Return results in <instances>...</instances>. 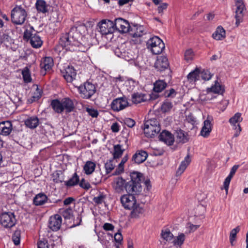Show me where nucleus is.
Wrapping results in <instances>:
<instances>
[{
	"mask_svg": "<svg viewBox=\"0 0 248 248\" xmlns=\"http://www.w3.org/2000/svg\"><path fill=\"white\" fill-rule=\"evenodd\" d=\"M130 180L126 182L122 177H118L113 181V187L118 193L124 190L127 193H137L142 191L141 183L144 180L143 174L140 172L133 171L130 173Z\"/></svg>",
	"mask_w": 248,
	"mask_h": 248,
	"instance_id": "obj_1",
	"label": "nucleus"
},
{
	"mask_svg": "<svg viewBox=\"0 0 248 248\" xmlns=\"http://www.w3.org/2000/svg\"><path fill=\"white\" fill-rule=\"evenodd\" d=\"M141 192L127 193L121 197V202L123 207L126 209L131 211L130 213L131 217L136 218L144 212L143 208L140 206V203L137 202L136 197L134 196L139 195Z\"/></svg>",
	"mask_w": 248,
	"mask_h": 248,
	"instance_id": "obj_2",
	"label": "nucleus"
},
{
	"mask_svg": "<svg viewBox=\"0 0 248 248\" xmlns=\"http://www.w3.org/2000/svg\"><path fill=\"white\" fill-rule=\"evenodd\" d=\"M87 27L84 24H80L77 26H73L68 32L62 34L60 38L62 42L68 43V39H85L84 36L87 33Z\"/></svg>",
	"mask_w": 248,
	"mask_h": 248,
	"instance_id": "obj_3",
	"label": "nucleus"
},
{
	"mask_svg": "<svg viewBox=\"0 0 248 248\" xmlns=\"http://www.w3.org/2000/svg\"><path fill=\"white\" fill-rule=\"evenodd\" d=\"M82 39H75L74 38H70L68 39L69 42L68 43L62 42V38L60 39L59 43L66 50L70 51H78L81 52H85L89 48V45L86 41H84Z\"/></svg>",
	"mask_w": 248,
	"mask_h": 248,
	"instance_id": "obj_4",
	"label": "nucleus"
},
{
	"mask_svg": "<svg viewBox=\"0 0 248 248\" xmlns=\"http://www.w3.org/2000/svg\"><path fill=\"white\" fill-rule=\"evenodd\" d=\"M159 123L156 118H152L144 123V133L146 137L153 138L160 131Z\"/></svg>",
	"mask_w": 248,
	"mask_h": 248,
	"instance_id": "obj_5",
	"label": "nucleus"
},
{
	"mask_svg": "<svg viewBox=\"0 0 248 248\" xmlns=\"http://www.w3.org/2000/svg\"><path fill=\"white\" fill-rule=\"evenodd\" d=\"M11 20L16 25H22L25 22L27 13L21 6H16L11 11Z\"/></svg>",
	"mask_w": 248,
	"mask_h": 248,
	"instance_id": "obj_6",
	"label": "nucleus"
},
{
	"mask_svg": "<svg viewBox=\"0 0 248 248\" xmlns=\"http://www.w3.org/2000/svg\"><path fill=\"white\" fill-rule=\"evenodd\" d=\"M147 48L150 49L153 54L157 55L161 53L165 48V44L158 36L150 38L146 43Z\"/></svg>",
	"mask_w": 248,
	"mask_h": 248,
	"instance_id": "obj_7",
	"label": "nucleus"
},
{
	"mask_svg": "<svg viewBox=\"0 0 248 248\" xmlns=\"http://www.w3.org/2000/svg\"><path fill=\"white\" fill-rule=\"evenodd\" d=\"M33 28L32 27H31L30 30H26L24 32L23 37L24 39L27 40H30V42L32 47L38 48L42 46L43 41L37 33H33Z\"/></svg>",
	"mask_w": 248,
	"mask_h": 248,
	"instance_id": "obj_8",
	"label": "nucleus"
},
{
	"mask_svg": "<svg viewBox=\"0 0 248 248\" xmlns=\"http://www.w3.org/2000/svg\"><path fill=\"white\" fill-rule=\"evenodd\" d=\"M78 89L80 96L84 99L90 98L96 92L95 86L89 82L84 83L83 85L79 86Z\"/></svg>",
	"mask_w": 248,
	"mask_h": 248,
	"instance_id": "obj_9",
	"label": "nucleus"
},
{
	"mask_svg": "<svg viewBox=\"0 0 248 248\" xmlns=\"http://www.w3.org/2000/svg\"><path fill=\"white\" fill-rule=\"evenodd\" d=\"M16 219L14 213L8 212L1 214L0 216V223L5 228H11L16 223Z\"/></svg>",
	"mask_w": 248,
	"mask_h": 248,
	"instance_id": "obj_10",
	"label": "nucleus"
},
{
	"mask_svg": "<svg viewBox=\"0 0 248 248\" xmlns=\"http://www.w3.org/2000/svg\"><path fill=\"white\" fill-rule=\"evenodd\" d=\"M154 67L160 72L166 71L168 75H170L171 73L170 64L168 58L166 56H158L155 63Z\"/></svg>",
	"mask_w": 248,
	"mask_h": 248,
	"instance_id": "obj_11",
	"label": "nucleus"
},
{
	"mask_svg": "<svg viewBox=\"0 0 248 248\" xmlns=\"http://www.w3.org/2000/svg\"><path fill=\"white\" fill-rule=\"evenodd\" d=\"M110 106L113 111L118 112L127 107L129 106V103L127 98L125 96H123L113 100Z\"/></svg>",
	"mask_w": 248,
	"mask_h": 248,
	"instance_id": "obj_12",
	"label": "nucleus"
},
{
	"mask_svg": "<svg viewBox=\"0 0 248 248\" xmlns=\"http://www.w3.org/2000/svg\"><path fill=\"white\" fill-rule=\"evenodd\" d=\"M129 33L133 38H135V40H132L133 41H136V43H140V38L146 33V31L143 26L136 25L130 28Z\"/></svg>",
	"mask_w": 248,
	"mask_h": 248,
	"instance_id": "obj_13",
	"label": "nucleus"
},
{
	"mask_svg": "<svg viewBox=\"0 0 248 248\" xmlns=\"http://www.w3.org/2000/svg\"><path fill=\"white\" fill-rule=\"evenodd\" d=\"M99 31L103 35L111 33L113 30V21L103 19L98 24Z\"/></svg>",
	"mask_w": 248,
	"mask_h": 248,
	"instance_id": "obj_14",
	"label": "nucleus"
},
{
	"mask_svg": "<svg viewBox=\"0 0 248 248\" xmlns=\"http://www.w3.org/2000/svg\"><path fill=\"white\" fill-rule=\"evenodd\" d=\"M119 32L126 33L129 31L130 26L128 22L122 18H116L113 22V28Z\"/></svg>",
	"mask_w": 248,
	"mask_h": 248,
	"instance_id": "obj_15",
	"label": "nucleus"
},
{
	"mask_svg": "<svg viewBox=\"0 0 248 248\" xmlns=\"http://www.w3.org/2000/svg\"><path fill=\"white\" fill-rule=\"evenodd\" d=\"M235 6L236 9L235 11V24L238 26L240 23L242 21V18L244 16L243 11L246 10L245 5L243 0H236Z\"/></svg>",
	"mask_w": 248,
	"mask_h": 248,
	"instance_id": "obj_16",
	"label": "nucleus"
},
{
	"mask_svg": "<svg viewBox=\"0 0 248 248\" xmlns=\"http://www.w3.org/2000/svg\"><path fill=\"white\" fill-rule=\"evenodd\" d=\"M63 77L67 82H72L77 76L76 69L72 66L68 65L61 70Z\"/></svg>",
	"mask_w": 248,
	"mask_h": 248,
	"instance_id": "obj_17",
	"label": "nucleus"
},
{
	"mask_svg": "<svg viewBox=\"0 0 248 248\" xmlns=\"http://www.w3.org/2000/svg\"><path fill=\"white\" fill-rule=\"evenodd\" d=\"M53 65L54 62L52 58L50 57H46L43 58L40 64L41 74L45 75L46 71L51 70Z\"/></svg>",
	"mask_w": 248,
	"mask_h": 248,
	"instance_id": "obj_18",
	"label": "nucleus"
},
{
	"mask_svg": "<svg viewBox=\"0 0 248 248\" xmlns=\"http://www.w3.org/2000/svg\"><path fill=\"white\" fill-rule=\"evenodd\" d=\"M62 218L60 215L56 214L49 218L48 227L53 231H57L60 229Z\"/></svg>",
	"mask_w": 248,
	"mask_h": 248,
	"instance_id": "obj_19",
	"label": "nucleus"
},
{
	"mask_svg": "<svg viewBox=\"0 0 248 248\" xmlns=\"http://www.w3.org/2000/svg\"><path fill=\"white\" fill-rule=\"evenodd\" d=\"M213 119L211 116L208 115L206 120L204 121V124L201 131V135L204 138L208 137L212 129V122Z\"/></svg>",
	"mask_w": 248,
	"mask_h": 248,
	"instance_id": "obj_20",
	"label": "nucleus"
},
{
	"mask_svg": "<svg viewBox=\"0 0 248 248\" xmlns=\"http://www.w3.org/2000/svg\"><path fill=\"white\" fill-rule=\"evenodd\" d=\"M12 31L10 30H6L1 35L0 42L3 44L7 47H10L14 43V40L12 38L11 34Z\"/></svg>",
	"mask_w": 248,
	"mask_h": 248,
	"instance_id": "obj_21",
	"label": "nucleus"
},
{
	"mask_svg": "<svg viewBox=\"0 0 248 248\" xmlns=\"http://www.w3.org/2000/svg\"><path fill=\"white\" fill-rule=\"evenodd\" d=\"M148 153L143 150L137 151L133 155L131 161L133 163L140 164L144 162L148 157Z\"/></svg>",
	"mask_w": 248,
	"mask_h": 248,
	"instance_id": "obj_22",
	"label": "nucleus"
},
{
	"mask_svg": "<svg viewBox=\"0 0 248 248\" xmlns=\"http://www.w3.org/2000/svg\"><path fill=\"white\" fill-rule=\"evenodd\" d=\"M158 96V95H156L155 98H153V96L149 95V96L144 93H134L132 95V101L134 104H139L141 102H145L147 100L150 99H155Z\"/></svg>",
	"mask_w": 248,
	"mask_h": 248,
	"instance_id": "obj_23",
	"label": "nucleus"
},
{
	"mask_svg": "<svg viewBox=\"0 0 248 248\" xmlns=\"http://www.w3.org/2000/svg\"><path fill=\"white\" fill-rule=\"evenodd\" d=\"M33 88L35 90L31 92V97L27 101V103L29 104L38 101L41 97L43 93L42 90L39 88L37 85H34Z\"/></svg>",
	"mask_w": 248,
	"mask_h": 248,
	"instance_id": "obj_24",
	"label": "nucleus"
},
{
	"mask_svg": "<svg viewBox=\"0 0 248 248\" xmlns=\"http://www.w3.org/2000/svg\"><path fill=\"white\" fill-rule=\"evenodd\" d=\"M63 110L66 113H69L74 111L75 107L73 100L68 97H66L61 99Z\"/></svg>",
	"mask_w": 248,
	"mask_h": 248,
	"instance_id": "obj_25",
	"label": "nucleus"
},
{
	"mask_svg": "<svg viewBox=\"0 0 248 248\" xmlns=\"http://www.w3.org/2000/svg\"><path fill=\"white\" fill-rule=\"evenodd\" d=\"M13 125L9 121H2L0 123V134L3 136H8L12 132Z\"/></svg>",
	"mask_w": 248,
	"mask_h": 248,
	"instance_id": "obj_26",
	"label": "nucleus"
},
{
	"mask_svg": "<svg viewBox=\"0 0 248 248\" xmlns=\"http://www.w3.org/2000/svg\"><path fill=\"white\" fill-rule=\"evenodd\" d=\"M160 140L164 141L168 145H171L174 141L173 135L169 131L164 130L159 136Z\"/></svg>",
	"mask_w": 248,
	"mask_h": 248,
	"instance_id": "obj_27",
	"label": "nucleus"
},
{
	"mask_svg": "<svg viewBox=\"0 0 248 248\" xmlns=\"http://www.w3.org/2000/svg\"><path fill=\"white\" fill-rule=\"evenodd\" d=\"M25 125L26 127L33 129L36 128L39 124V120L36 116H33L28 117L24 121Z\"/></svg>",
	"mask_w": 248,
	"mask_h": 248,
	"instance_id": "obj_28",
	"label": "nucleus"
},
{
	"mask_svg": "<svg viewBox=\"0 0 248 248\" xmlns=\"http://www.w3.org/2000/svg\"><path fill=\"white\" fill-rule=\"evenodd\" d=\"M50 201L46 194L40 193L37 194L33 198V204L36 206L42 205Z\"/></svg>",
	"mask_w": 248,
	"mask_h": 248,
	"instance_id": "obj_29",
	"label": "nucleus"
},
{
	"mask_svg": "<svg viewBox=\"0 0 248 248\" xmlns=\"http://www.w3.org/2000/svg\"><path fill=\"white\" fill-rule=\"evenodd\" d=\"M191 161L189 155H187L185 158L184 160L182 161L178 169L176 172V176H180L186 169L189 164Z\"/></svg>",
	"mask_w": 248,
	"mask_h": 248,
	"instance_id": "obj_30",
	"label": "nucleus"
},
{
	"mask_svg": "<svg viewBox=\"0 0 248 248\" xmlns=\"http://www.w3.org/2000/svg\"><path fill=\"white\" fill-rule=\"evenodd\" d=\"M50 106L56 113L61 114L64 111L61 100L58 99L52 100L50 103Z\"/></svg>",
	"mask_w": 248,
	"mask_h": 248,
	"instance_id": "obj_31",
	"label": "nucleus"
},
{
	"mask_svg": "<svg viewBox=\"0 0 248 248\" xmlns=\"http://www.w3.org/2000/svg\"><path fill=\"white\" fill-rule=\"evenodd\" d=\"M168 84L164 80H157L154 83L153 91L155 93H161L167 87Z\"/></svg>",
	"mask_w": 248,
	"mask_h": 248,
	"instance_id": "obj_32",
	"label": "nucleus"
},
{
	"mask_svg": "<svg viewBox=\"0 0 248 248\" xmlns=\"http://www.w3.org/2000/svg\"><path fill=\"white\" fill-rule=\"evenodd\" d=\"M212 37L216 40H222L226 37V31L221 26H218L213 33Z\"/></svg>",
	"mask_w": 248,
	"mask_h": 248,
	"instance_id": "obj_33",
	"label": "nucleus"
},
{
	"mask_svg": "<svg viewBox=\"0 0 248 248\" xmlns=\"http://www.w3.org/2000/svg\"><path fill=\"white\" fill-rule=\"evenodd\" d=\"M96 164L92 161H87L83 166V170L86 175L91 174L95 170Z\"/></svg>",
	"mask_w": 248,
	"mask_h": 248,
	"instance_id": "obj_34",
	"label": "nucleus"
},
{
	"mask_svg": "<svg viewBox=\"0 0 248 248\" xmlns=\"http://www.w3.org/2000/svg\"><path fill=\"white\" fill-rule=\"evenodd\" d=\"M125 149L121 144L114 145L113 146V152L112 153L113 158L115 159L120 158L123 155Z\"/></svg>",
	"mask_w": 248,
	"mask_h": 248,
	"instance_id": "obj_35",
	"label": "nucleus"
},
{
	"mask_svg": "<svg viewBox=\"0 0 248 248\" xmlns=\"http://www.w3.org/2000/svg\"><path fill=\"white\" fill-rule=\"evenodd\" d=\"M64 185L67 187H70L78 184L79 178L76 172L74 173L72 177L68 181H64Z\"/></svg>",
	"mask_w": 248,
	"mask_h": 248,
	"instance_id": "obj_36",
	"label": "nucleus"
},
{
	"mask_svg": "<svg viewBox=\"0 0 248 248\" xmlns=\"http://www.w3.org/2000/svg\"><path fill=\"white\" fill-rule=\"evenodd\" d=\"M35 6L37 10L39 12L46 13L48 12L47 5L44 0H37L36 1Z\"/></svg>",
	"mask_w": 248,
	"mask_h": 248,
	"instance_id": "obj_37",
	"label": "nucleus"
},
{
	"mask_svg": "<svg viewBox=\"0 0 248 248\" xmlns=\"http://www.w3.org/2000/svg\"><path fill=\"white\" fill-rule=\"evenodd\" d=\"M207 92H212L215 93L222 94L224 91L223 87L219 84L217 81H215V85L207 90Z\"/></svg>",
	"mask_w": 248,
	"mask_h": 248,
	"instance_id": "obj_38",
	"label": "nucleus"
},
{
	"mask_svg": "<svg viewBox=\"0 0 248 248\" xmlns=\"http://www.w3.org/2000/svg\"><path fill=\"white\" fill-rule=\"evenodd\" d=\"M59 213L65 220L70 219L73 216V212L71 208L60 209Z\"/></svg>",
	"mask_w": 248,
	"mask_h": 248,
	"instance_id": "obj_39",
	"label": "nucleus"
},
{
	"mask_svg": "<svg viewBox=\"0 0 248 248\" xmlns=\"http://www.w3.org/2000/svg\"><path fill=\"white\" fill-rule=\"evenodd\" d=\"M200 71L198 68H196L187 75V78L190 82L196 81L199 80L200 77Z\"/></svg>",
	"mask_w": 248,
	"mask_h": 248,
	"instance_id": "obj_40",
	"label": "nucleus"
},
{
	"mask_svg": "<svg viewBox=\"0 0 248 248\" xmlns=\"http://www.w3.org/2000/svg\"><path fill=\"white\" fill-rule=\"evenodd\" d=\"M103 176L100 171H95L91 177V181L94 185H97L102 181Z\"/></svg>",
	"mask_w": 248,
	"mask_h": 248,
	"instance_id": "obj_41",
	"label": "nucleus"
},
{
	"mask_svg": "<svg viewBox=\"0 0 248 248\" xmlns=\"http://www.w3.org/2000/svg\"><path fill=\"white\" fill-rule=\"evenodd\" d=\"M173 107L172 103L168 100L164 101L161 106L160 110L162 113L169 112Z\"/></svg>",
	"mask_w": 248,
	"mask_h": 248,
	"instance_id": "obj_42",
	"label": "nucleus"
},
{
	"mask_svg": "<svg viewBox=\"0 0 248 248\" xmlns=\"http://www.w3.org/2000/svg\"><path fill=\"white\" fill-rule=\"evenodd\" d=\"M122 58L127 61H130L134 59V54L133 51L131 49H127L123 52L121 54Z\"/></svg>",
	"mask_w": 248,
	"mask_h": 248,
	"instance_id": "obj_43",
	"label": "nucleus"
},
{
	"mask_svg": "<svg viewBox=\"0 0 248 248\" xmlns=\"http://www.w3.org/2000/svg\"><path fill=\"white\" fill-rule=\"evenodd\" d=\"M176 140L179 142H186L188 140L186 137L185 136L184 132L181 129H179L176 131Z\"/></svg>",
	"mask_w": 248,
	"mask_h": 248,
	"instance_id": "obj_44",
	"label": "nucleus"
},
{
	"mask_svg": "<svg viewBox=\"0 0 248 248\" xmlns=\"http://www.w3.org/2000/svg\"><path fill=\"white\" fill-rule=\"evenodd\" d=\"M240 230V227L238 226L231 231L230 234V242L232 246H233V242L235 240L237 233Z\"/></svg>",
	"mask_w": 248,
	"mask_h": 248,
	"instance_id": "obj_45",
	"label": "nucleus"
},
{
	"mask_svg": "<svg viewBox=\"0 0 248 248\" xmlns=\"http://www.w3.org/2000/svg\"><path fill=\"white\" fill-rule=\"evenodd\" d=\"M22 75L24 81L26 83H29L31 81V74L29 69L25 67L22 71Z\"/></svg>",
	"mask_w": 248,
	"mask_h": 248,
	"instance_id": "obj_46",
	"label": "nucleus"
},
{
	"mask_svg": "<svg viewBox=\"0 0 248 248\" xmlns=\"http://www.w3.org/2000/svg\"><path fill=\"white\" fill-rule=\"evenodd\" d=\"M177 94V92L173 88H170L165 91L163 96L165 98H173Z\"/></svg>",
	"mask_w": 248,
	"mask_h": 248,
	"instance_id": "obj_47",
	"label": "nucleus"
},
{
	"mask_svg": "<svg viewBox=\"0 0 248 248\" xmlns=\"http://www.w3.org/2000/svg\"><path fill=\"white\" fill-rule=\"evenodd\" d=\"M161 236L162 238L167 241L172 240L173 237L172 233L168 229L162 231Z\"/></svg>",
	"mask_w": 248,
	"mask_h": 248,
	"instance_id": "obj_48",
	"label": "nucleus"
},
{
	"mask_svg": "<svg viewBox=\"0 0 248 248\" xmlns=\"http://www.w3.org/2000/svg\"><path fill=\"white\" fill-rule=\"evenodd\" d=\"M113 158L108 160L105 164V167L107 174L109 173L115 168V164H113Z\"/></svg>",
	"mask_w": 248,
	"mask_h": 248,
	"instance_id": "obj_49",
	"label": "nucleus"
},
{
	"mask_svg": "<svg viewBox=\"0 0 248 248\" xmlns=\"http://www.w3.org/2000/svg\"><path fill=\"white\" fill-rule=\"evenodd\" d=\"M243 118L241 117V114L237 112L231 118L229 122L233 125H235L237 123L242 121Z\"/></svg>",
	"mask_w": 248,
	"mask_h": 248,
	"instance_id": "obj_50",
	"label": "nucleus"
},
{
	"mask_svg": "<svg viewBox=\"0 0 248 248\" xmlns=\"http://www.w3.org/2000/svg\"><path fill=\"white\" fill-rule=\"evenodd\" d=\"M185 241V235L184 233H181L176 238L173 240L174 245L181 246Z\"/></svg>",
	"mask_w": 248,
	"mask_h": 248,
	"instance_id": "obj_51",
	"label": "nucleus"
},
{
	"mask_svg": "<svg viewBox=\"0 0 248 248\" xmlns=\"http://www.w3.org/2000/svg\"><path fill=\"white\" fill-rule=\"evenodd\" d=\"M12 240L15 245L17 246L20 244V233L19 231H16L12 236Z\"/></svg>",
	"mask_w": 248,
	"mask_h": 248,
	"instance_id": "obj_52",
	"label": "nucleus"
},
{
	"mask_svg": "<svg viewBox=\"0 0 248 248\" xmlns=\"http://www.w3.org/2000/svg\"><path fill=\"white\" fill-rule=\"evenodd\" d=\"M233 175H234L233 174L231 173L230 172V174H229V175L226 178V179L224 180V182L223 183V186H224V189H225L227 193L228 191L229 186V185H230L231 180L232 178V177L233 176Z\"/></svg>",
	"mask_w": 248,
	"mask_h": 248,
	"instance_id": "obj_53",
	"label": "nucleus"
},
{
	"mask_svg": "<svg viewBox=\"0 0 248 248\" xmlns=\"http://www.w3.org/2000/svg\"><path fill=\"white\" fill-rule=\"evenodd\" d=\"M38 248H49L47 240L45 238L39 239L37 242Z\"/></svg>",
	"mask_w": 248,
	"mask_h": 248,
	"instance_id": "obj_54",
	"label": "nucleus"
},
{
	"mask_svg": "<svg viewBox=\"0 0 248 248\" xmlns=\"http://www.w3.org/2000/svg\"><path fill=\"white\" fill-rule=\"evenodd\" d=\"M200 75L202 79L205 80H209L212 76L208 70H204L202 72L200 73Z\"/></svg>",
	"mask_w": 248,
	"mask_h": 248,
	"instance_id": "obj_55",
	"label": "nucleus"
},
{
	"mask_svg": "<svg viewBox=\"0 0 248 248\" xmlns=\"http://www.w3.org/2000/svg\"><path fill=\"white\" fill-rule=\"evenodd\" d=\"M86 111L88 113L89 115L93 118H96L98 116V112L97 109L93 108H87Z\"/></svg>",
	"mask_w": 248,
	"mask_h": 248,
	"instance_id": "obj_56",
	"label": "nucleus"
},
{
	"mask_svg": "<svg viewBox=\"0 0 248 248\" xmlns=\"http://www.w3.org/2000/svg\"><path fill=\"white\" fill-rule=\"evenodd\" d=\"M124 123L130 128L133 127L136 124L135 121L130 118H125L124 119Z\"/></svg>",
	"mask_w": 248,
	"mask_h": 248,
	"instance_id": "obj_57",
	"label": "nucleus"
},
{
	"mask_svg": "<svg viewBox=\"0 0 248 248\" xmlns=\"http://www.w3.org/2000/svg\"><path fill=\"white\" fill-rule=\"evenodd\" d=\"M193 57V52L192 49H189L186 51L185 53V59L186 61H191Z\"/></svg>",
	"mask_w": 248,
	"mask_h": 248,
	"instance_id": "obj_58",
	"label": "nucleus"
},
{
	"mask_svg": "<svg viewBox=\"0 0 248 248\" xmlns=\"http://www.w3.org/2000/svg\"><path fill=\"white\" fill-rule=\"evenodd\" d=\"M78 184L81 187L85 189H89L91 187L89 183L86 182L84 179H82Z\"/></svg>",
	"mask_w": 248,
	"mask_h": 248,
	"instance_id": "obj_59",
	"label": "nucleus"
},
{
	"mask_svg": "<svg viewBox=\"0 0 248 248\" xmlns=\"http://www.w3.org/2000/svg\"><path fill=\"white\" fill-rule=\"evenodd\" d=\"M105 196L104 195L101 194L98 196L94 197L93 201L96 204H101L103 202Z\"/></svg>",
	"mask_w": 248,
	"mask_h": 248,
	"instance_id": "obj_60",
	"label": "nucleus"
},
{
	"mask_svg": "<svg viewBox=\"0 0 248 248\" xmlns=\"http://www.w3.org/2000/svg\"><path fill=\"white\" fill-rule=\"evenodd\" d=\"M168 6V4L167 3H161V4L157 7L158 13L162 15L163 11L167 8Z\"/></svg>",
	"mask_w": 248,
	"mask_h": 248,
	"instance_id": "obj_61",
	"label": "nucleus"
},
{
	"mask_svg": "<svg viewBox=\"0 0 248 248\" xmlns=\"http://www.w3.org/2000/svg\"><path fill=\"white\" fill-rule=\"evenodd\" d=\"M103 228L105 231H113L114 229V226L110 223H105L103 226Z\"/></svg>",
	"mask_w": 248,
	"mask_h": 248,
	"instance_id": "obj_62",
	"label": "nucleus"
},
{
	"mask_svg": "<svg viewBox=\"0 0 248 248\" xmlns=\"http://www.w3.org/2000/svg\"><path fill=\"white\" fill-rule=\"evenodd\" d=\"M114 240L118 243H121L123 240V236L121 233L117 232L114 235Z\"/></svg>",
	"mask_w": 248,
	"mask_h": 248,
	"instance_id": "obj_63",
	"label": "nucleus"
},
{
	"mask_svg": "<svg viewBox=\"0 0 248 248\" xmlns=\"http://www.w3.org/2000/svg\"><path fill=\"white\" fill-rule=\"evenodd\" d=\"M124 171V167H123L122 166H120V165H118V167L116 168L114 173V175H119L122 172H123Z\"/></svg>",
	"mask_w": 248,
	"mask_h": 248,
	"instance_id": "obj_64",
	"label": "nucleus"
}]
</instances>
